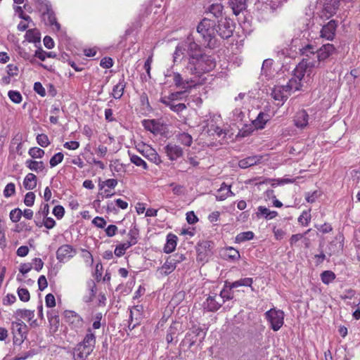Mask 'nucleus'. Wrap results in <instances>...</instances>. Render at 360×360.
Returning <instances> with one entry per match:
<instances>
[{
    "mask_svg": "<svg viewBox=\"0 0 360 360\" xmlns=\"http://www.w3.org/2000/svg\"><path fill=\"white\" fill-rule=\"evenodd\" d=\"M215 66L214 59L211 56L204 53L195 58V59L188 60L184 71L185 73L187 72L196 77H200L202 74L213 70Z\"/></svg>",
    "mask_w": 360,
    "mask_h": 360,
    "instance_id": "1",
    "label": "nucleus"
},
{
    "mask_svg": "<svg viewBox=\"0 0 360 360\" xmlns=\"http://www.w3.org/2000/svg\"><path fill=\"white\" fill-rule=\"evenodd\" d=\"M217 23L214 20L203 18L197 26V32L202 39L206 47L214 49L218 45L216 31Z\"/></svg>",
    "mask_w": 360,
    "mask_h": 360,
    "instance_id": "2",
    "label": "nucleus"
},
{
    "mask_svg": "<svg viewBox=\"0 0 360 360\" xmlns=\"http://www.w3.org/2000/svg\"><path fill=\"white\" fill-rule=\"evenodd\" d=\"M217 34L224 39L231 37L235 29V25L232 20L226 17L224 18H221V19L217 21Z\"/></svg>",
    "mask_w": 360,
    "mask_h": 360,
    "instance_id": "3",
    "label": "nucleus"
},
{
    "mask_svg": "<svg viewBox=\"0 0 360 360\" xmlns=\"http://www.w3.org/2000/svg\"><path fill=\"white\" fill-rule=\"evenodd\" d=\"M214 247V243L210 240H202L198 243L196 245L197 260L202 262H207L208 258L213 255Z\"/></svg>",
    "mask_w": 360,
    "mask_h": 360,
    "instance_id": "4",
    "label": "nucleus"
},
{
    "mask_svg": "<svg viewBox=\"0 0 360 360\" xmlns=\"http://www.w3.org/2000/svg\"><path fill=\"white\" fill-rule=\"evenodd\" d=\"M169 70L167 74H165L166 77L173 76V81L176 88H180L184 89V92H189L190 90L196 86V82L191 78V79H184L181 75L179 72H172L169 73Z\"/></svg>",
    "mask_w": 360,
    "mask_h": 360,
    "instance_id": "5",
    "label": "nucleus"
},
{
    "mask_svg": "<svg viewBox=\"0 0 360 360\" xmlns=\"http://www.w3.org/2000/svg\"><path fill=\"white\" fill-rule=\"evenodd\" d=\"M265 317L270 323L271 328L274 331H278L283 325L284 313L281 310L271 309L265 313Z\"/></svg>",
    "mask_w": 360,
    "mask_h": 360,
    "instance_id": "6",
    "label": "nucleus"
},
{
    "mask_svg": "<svg viewBox=\"0 0 360 360\" xmlns=\"http://www.w3.org/2000/svg\"><path fill=\"white\" fill-rule=\"evenodd\" d=\"M184 259H186V257L183 254L176 253L169 256L158 271H160L162 276H167L176 269L177 264L181 262Z\"/></svg>",
    "mask_w": 360,
    "mask_h": 360,
    "instance_id": "7",
    "label": "nucleus"
},
{
    "mask_svg": "<svg viewBox=\"0 0 360 360\" xmlns=\"http://www.w3.org/2000/svg\"><path fill=\"white\" fill-rule=\"evenodd\" d=\"M309 68H319V63L315 60H310L309 58H303L295 68L294 77L292 78H296L301 82L304 77L307 69Z\"/></svg>",
    "mask_w": 360,
    "mask_h": 360,
    "instance_id": "8",
    "label": "nucleus"
},
{
    "mask_svg": "<svg viewBox=\"0 0 360 360\" xmlns=\"http://www.w3.org/2000/svg\"><path fill=\"white\" fill-rule=\"evenodd\" d=\"M64 317L65 322L71 327L72 329L77 331L83 328L84 320L75 311L65 310L64 311Z\"/></svg>",
    "mask_w": 360,
    "mask_h": 360,
    "instance_id": "9",
    "label": "nucleus"
},
{
    "mask_svg": "<svg viewBox=\"0 0 360 360\" xmlns=\"http://www.w3.org/2000/svg\"><path fill=\"white\" fill-rule=\"evenodd\" d=\"M40 11H42L43 16L47 17L49 25H54L57 30L60 29V25L56 21L55 13L52 10L51 5L46 0H41Z\"/></svg>",
    "mask_w": 360,
    "mask_h": 360,
    "instance_id": "10",
    "label": "nucleus"
},
{
    "mask_svg": "<svg viewBox=\"0 0 360 360\" xmlns=\"http://www.w3.org/2000/svg\"><path fill=\"white\" fill-rule=\"evenodd\" d=\"M184 46H185L188 56V60L195 59L197 56L198 57L200 56L201 53H204L201 46L190 37H188L187 41L185 42Z\"/></svg>",
    "mask_w": 360,
    "mask_h": 360,
    "instance_id": "11",
    "label": "nucleus"
},
{
    "mask_svg": "<svg viewBox=\"0 0 360 360\" xmlns=\"http://www.w3.org/2000/svg\"><path fill=\"white\" fill-rule=\"evenodd\" d=\"M223 300L221 297L217 295L216 293L210 295L207 298L206 301L203 303V308L207 311H216L223 304Z\"/></svg>",
    "mask_w": 360,
    "mask_h": 360,
    "instance_id": "12",
    "label": "nucleus"
},
{
    "mask_svg": "<svg viewBox=\"0 0 360 360\" xmlns=\"http://www.w3.org/2000/svg\"><path fill=\"white\" fill-rule=\"evenodd\" d=\"M77 254V250L70 245H63L56 251V258L60 262L73 257Z\"/></svg>",
    "mask_w": 360,
    "mask_h": 360,
    "instance_id": "13",
    "label": "nucleus"
},
{
    "mask_svg": "<svg viewBox=\"0 0 360 360\" xmlns=\"http://www.w3.org/2000/svg\"><path fill=\"white\" fill-rule=\"evenodd\" d=\"M336 51V49L333 44H326L321 46L319 49H317V52L316 55V58L317 63H319V68H321V63L324 61L326 59L329 58L332 54H333Z\"/></svg>",
    "mask_w": 360,
    "mask_h": 360,
    "instance_id": "14",
    "label": "nucleus"
},
{
    "mask_svg": "<svg viewBox=\"0 0 360 360\" xmlns=\"http://www.w3.org/2000/svg\"><path fill=\"white\" fill-rule=\"evenodd\" d=\"M338 23L335 20H331L323 26L321 30V37L328 40H333L335 36Z\"/></svg>",
    "mask_w": 360,
    "mask_h": 360,
    "instance_id": "15",
    "label": "nucleus"
},
{
    "mask_svg": "<svg viewBox=\"0 0 360 360\" xmlns=\"http://www.w3.org/2000/svg\"><path fill=\"white\" fill-rule=\"evenodd\" d=\"M92 352L93 349H89L87 346L84 345L82 342H79L74 349V360H85Z\"/></svg>",
    "mask_w": 360,
    "mask_h": 360,
    "instance_id": "16",
    "label": "nucleus"
},
{
    "mask_svg": "<svg viewBox=\"0 0 360 360\" xmlns=\"http://www.w3.org/2000/svg\"><path fill=\"white\" fill-rule=\"evenodd\" d=\"M164 150L170 160H175L183 155L182 148L176 145L168 143L164 147Z\"/></svg>",
    "mask_w": 360,
    "mask_h": 360,
    "instance_id": "17",
    "label": "nucleus"
},
{
    "mask_svg": "<svg viewBox=\"0 0 360 360\" xmlns=\"http://www.w3.org/2000/svg\"><path fill=\"white\" fill-rule=\"evenodd\" d=\"M142 124L145 129L154 134H160L162 129V124L156 120H143Z\"/></svg>",
    "mask_w": 360,
    "mask_h": 360,
    "instance_id": "18",
    "label": "nucleus"
},
{
    "mask_svg": "<svg viewBox=\"0 0 360 360\" xmlns=\"http://www.w3.org/2000/svg\"><path fill=\"white\" fill-rule=\"evenodd\" d=\"M309 115L304 110H301L297 112L294 117L295 125L297 128H304L308 124Z\"/></svg>",
    "mask_w": 360,
    "mask_h": 360,
    "instance_id": "19",
    "label": "nucleus"
},
{
    "mask_svg": "<svg viewBox=\"0 0 360 360\" xmlns=\"http://www.w3.org/2000/svg\"><path fill=\"white\" fill-rule=\"evenodd\" d=\"M272 98L278 101V105H282L288 98L287 94L283 91V88L280 86H276L271 91Z\"/></svg>",
    "mask_w": 360,
    "mask_h": 360,
    "instance_id": "20",
    "label": "nucleus"
},
{
    "mask_svg": "<svg viewBox=\"0 0 360 360\" xmlns=\"http://www.w3.org/2000/svg\"><path fill=\"white\" fill-rule=\"evenodd\" d=\"M247 0H229V4L235 15H238L246 8Z\"/></svg>",
    "mask_w": 360,
    "mask_h": 360,
    "instance_id": "21",
    "label": "nucleus"
},
{
    "mask_svg": "<svg viewBox=\"0 0 360 360\" xmlns=\"http://www.w3.org/2000/svg\"><path fill=\"white\" fill-rule=\"evenodd\" d=\"M300 54L304 56L303 58H309L310 60H315L317 49L312 44H307L300 49Z\"/></svg>",
    "mask_w": 360,
    "mask_h": 360,
    "instance_id": "22",
    "label": "nucleus"
},
{
    "mask_svg": "<svg viewBox=\"0 0 360 360\" xmlns=\"http://www.w3.org/2000/svg\"><path fill=\"white\" fill-rule=\"evenodd\" d=\"M126 86V82L124 81V75L119 80L118 83L113 86L112 96L115 99H120L123 96L124 89Z\"/></svg>",
    "mask_w": 360,
    "mask_h": 360,
    "instance_id": "23",
    "label": "nucleus"
},
{
    "mask_svg": "<svg viewBox=\"0 0 360 360\" xmlns=\"http://www.w3.org/2000/svg\"><path fill=\"white\" fill-rule=\"evenodd\" d=\"M142 154L143 156L147 158L149 161L155 163L158 165L162 162L161 158L157 151L152 148H149L142 151Z\"/></svg>",
    "mask_w": 360,
    "mask_h": 360,
    "instance_id": "24",
    "label": "nucleus"
},
{
    "mask_svg": "<svg viewBox=\"0 0 360 360\" xmlns=\"http://www.w3.org/2000/svg\"><path fill=\"white\" fill-rule=\"evenodd\" d=\"M278 215V212L276 211H271L268 208L264 206H259L257 208V212H256V216L257 218L264 217L265 219H272L275 218Z\"/></svg>",
    "mask_w": 360,
    "mask_h": 360,
    "instance_id": "25",
    "label": "nucleus"
},
{
    "mask_svg": "<svg viewBox=\"0 0 360 360\" xmlns=\"http://www.w3.org/2000/svg\"><path fill=\"white\" fill-rule=\"evenodd\" d=\"M262 160V156H250L244 159L240 160L238 162V166L240 168L245 169L249 167L253 166L259 163Z\"/></svg>",
    "mask_w": 360,
    "mask_h": 360,
    "instance_id": "26",
    "label": "nucleus"
},
{
    "mask_svg": "<svg viewBox=\"0 0 360 360\" xmlns=\"http://www.w3.org/2000/svg\"><path fill=\"white\" fill-rule=\"evenodd\" d=\"M177 237L174 234L169 233L167 236V243L164 247V252L165 253L172 252L176 246Z\"/></svg>",
    "mask_w": 360,
    "mask_h": 360,
    "instance_id": "27",
    "label": "nucleus"
},
{
    "mask_svg": "<svg viewBox=\"0 0 360 360\" xmlns=\"http://www.w3.org/2000/svg\"><path fill=\"white\" fill-rule=\"evenodd\" d=\"M233 288H231V283L226 281L224 284V288L221 290L220 295H219L221 297V300H223V303H224L227 300H232L233 298Z\"/></svg>",
    "mask_w": 360,
    "mask_h": 360,
    "instance_id": "28",
    "label": "nucleus"
},
{
    "mask_svg": "<svg viewBox=\"0 0 360 360\" xmlns=\"http://www.w3.org/2000/svg\"><path fill=\"white\" fill-rule=\"evenodd\" d=\"M280 0H266L262 6V9L266 13H273L281 6Z\"/></svg>",
    "mask_w": 360,
    "mask_h": 360,
    "instance_id": "29",
    "label": "nucleus"
},
{
    "mask_svg": "<svg viewBox=\"0 0 360 360\" xmlns=\"http://www.w3.org/2000/svg\"><path fill=\"white\" fill-rule=\"evenodd\" d=\"M270 116L264 112H260L257 118L252 122V124L256 129H263L269 120Z\"/></svg>",
    "mask_w": 360,
    "mask_h": 360,
    "instance_id": "30",
    "label": "nucleus"
},
{
    "mask_svg": "<svg viewBox=\"0 0 360 360\" xmlns=\"http://www.w3.org/2000/svg\"><path fill=\"white\" fill-rule=\"evenodd\" d=\"M81 342L84 345L87 346L89 349H91L94 350L96 345V336L92 333V330L90 328L87 329V333L84 336L83 341Z\"/></svg>",
    "mask_w": 360,
    "mask_h": 360,
    "instance_id": "31",
    "label": "nucleus"
},
{
    "mask_svg": "<svg viewBox=\"0 0 360 360\" xmlns=\"http://www.w3.org/2000/svg\"><path fill=\"white\" fill-rule=\"evenodd\" d=\"M37 176L32 173L26 175L23 181V186L27 190H32L37 186Z\"/></svg>",
    "mask_w": 360,
    "mask_h": 360,
    "instance_id": "32",
    "label": "nucleus"
},
{
    "mask_svg": "<svg viewBox=\"0 0 360 360\" xmlns=\"http://www.w3.org/2000/svg\"><path fill=\"white\" fill-rule=\"evenodd\" d=\"M26 166L32 171L36 172H42L45 169V165L42 161H35L32 160H27L25 162Z\"/></svg>",
    "mask_w": 360,
    "mask_h": 360,
    "instance_id": "33",
    "label": "nucleus"
},
{
    "mask_svg": "<svg viewBox=\"0 0 360 360\" xmlns=\"http://www.w3.org/2000/svg\"><path fill=\"white\" fill-rule=\"evenodd\" d=\"M25 39L32 43L40 42V33L36 29H30L27 30L25 34Z\"/></svg>",
    "mask_w": 360,
    "mask_h": 360,
    "instance_id": "34",
    "label": "nucleus"
},
{
    "mask_svg": "<svg viewBox=\"0 0 360 360\" xmlns=\"http://www.w3.org/2000/svg\"><path fill=\"white\" fill-rule=\"evenodd\" d=\"M177 327L176 323L172 324L167 330L166 335V341L168 344H170L176 339L177 338Z\"/></svg>",
    "mask_w": 360,
    "mask_h": 360,
    "instance_id": "35",
    "label": "nucleus"
},
{
    "mask_svg": "<svg viewBox=\"0 0 360 360\" xmlns=\"http://www.w3.org/2000/svg\"><path fill=\"white\" fill-rule=\"evenodd\" d=\"M253 279L252 278H240L238 281L231 283V288H236L240 286L252 287Z\"/></svg>",
    "mask_w": 360,
    "mask_h": 360,
    "instance_id": "36",
    "label": "nucleus"
},
{
    "mask_svg": "<svg viewBox=\"0 0 360 360\" xmlns=\"http://www.w3.org/2000/svg\"><path fill=\"white\" fill-rule=\"evenodd\" d=\"M176 137L179 142L186 146H190L193 142L192 136L186 132L179 133Z\"/></svg>",
    "mask_w": 360,
    "mask_h": 360,
    "instance_id": "37",
    "label": "nucleus"
},
{
    "mask_svg": "<svg viewBox=\"0 0 360 360\" xmlns=\"http://www.w3.org/2000/svg\"><path fill=\"white\" fill-rule=\"evenodd\" d=\"M34 56L42 61L45 60L46 58H55L56 56L55 53L46 52L44 51L41 47L35 51Z\"/></svg>",
    "mask_w": 360,
    "mask_h": 360,
    "instance_id": "38",
    "label": "nucleus"
},
{
    "mask_svg": "<svg viewBox=\"0 0 360 360\" xmlns=\"http://www.w3.org/2000/svg\"><path fill=\"white\" fill-rule=\"evenodd\" d=\"M335 273L329 270L324 271L321 274V281L327 285L333 282L335 279Z\"/></svg>",
    "mask_w": 360,
    "mask_h": 360,
    "instance_id": "39",
    "label": "nucleus"
},
{
    "mask_svg": "<svg viewBox=\"0 0 360 360\" xmlns=\"http://www.w3.org/2000/svg\"><path fill=\"white\" fill-rule=\"evenodd\" d=\"M129 155L130 156V160L131 162L134 164L137 167H142L143 169L147 170L148 169L147 163L139 156L136 155H131L129 152Z\"/></svg>",
    "mask_w": 360,
    "mask_h": 360,
    "instance_id": "40",
    "label": "nucleus"
},
{
    "mask_svg": "<svg viewBox=\"0 0 360 360\" xmlns=\"http://www.w3.org/2000/svg\"><path fill=\"white\" fill-rule=\"evenodd\" d=\"M224 6L221 4H213L209 7V11L213 14L216 18L222 15Z\"/></svg>",
    "mask_w": 360,
    "mask_h": 360,
    "instance_id": "41",
    "label": "nucleus"
},
{
    "mask_svg": "<svg viewBox=\"0 0 360 360\" xmlns=\"http://www.w3.org/2000/svg\"><path fill=\"white\" fill-rule=\"evenodd\" d=\"M49 213V205L47 203H42L40 206L39 210L36 213L35 218L37 219H41L48 216Z\"/></svg>",
    "mask_w": 360,
    "mask_h": 360,
    "instance_id": "42",
    "label": "nucleus"
},
{
    "mask_svg": "<svg viewBox=\"0 0 360 360\" xmlns=\"http://www.w3.org/2000/svg\"><path fill=\"white\" fill-rule=\"evenodd\" d=\"M254 238L253 232L249 231L246 232H243L238 234L236 237V240L238 243H243L247 240H252Z\"/></svg>",
    "mask_w": 360,
    "mask_h": 360,
    "instance_id": "43",
    "label": "nucleus"
},
{
    "mask_svg": "<svg viewBox=\"0 0 360 360\" xmlns=\"http://www.w3.org/2000/svg\"><path fill=\"white\" fill-rule=\"evenodd\" d=\"M88 285L89 287V295H86L83 297L84 302L88 303L93 300L94 297H95V290L96 288V284L93 281H91L89 282Z\"/></svg>",
    "mask_w": 360,
    "mask_h": 360,
    "instance_id": "44",
    "label": "nucleus"
},
{
    "mask_svg": "<svg viewBox=\"0 0 360 360\" xmlns=\"http://www.w3.org/2000/svg\"><path fill=\"white\" fill-rule=\"evenodd\" d=\"M139 231L136 229H131L128 233L129 240L127 242L130 246L134 245L138 242Z\"/></svg>",
    "mask_w": 360,
    "mask_h": 360,
    "instance_id": "45",
    "label": "nucleus"
},
{
    "mask_svg": "<svg viewBox=\"0 0 360 360\" xmlns=\"http://www.w3.org/2000/svg\"><path fill=\"white\" fill-rule=\"evenodd\" d=\"M16 314L22 319H27L28 321H31L34 318V311L29 309H18Z\"/></svg>",
    "mask_w": 360,
    "mask_h": 360,
    "instance_id": "46",
    "label": "nucleus"
},
{
    "mask_svg": "<svg viewBox=\"0 0 360 360\" xmlns=\"http://www.w3.org/2000/svg\"><path fill=\"white\" fill-rule=\"evenodd\" d=\"M130 247L127 242L121 243L116 246L114 253L117 257H120L125 254V251Z\"/></svg>",
    "mask_w": 360,
    "mask_h": 360,
    "instance_id": "47",
    "label": "nucleus"
},
{
    "mask_svg": "<svg viewBox=\"0 0 360 360\" xmlns=\"http://www.w3.org/2000/svg\"><path fill=\"white\" fill-rule=\"evenodd\" d=\"M37 143L43 147L46 148L50 144V141L49 139V137L45 134H39L37 136Z\"/></svg>",
    "mask_w": 360,
    "mask_h": 360,
    "instance_id": "48",
    "label": "nucleus"
},
{
    "mask_svg": "<svg viewBox=\"0 0 360 360\" xmlns=\"http://www.w3.org/2000/svg\"><path fill=\"white\" fill-rule=\"evenodd\" d=\"M28 153L32 158H41L44 155L45 152L43 149L33 147L29 150Z\"/></svg>",
    "mask_w": 360,
    "mask_h": 360,
    "instance_id": "49",
    "label": "nucleus"
},
{
    "mask_svg": "<svg viewBox=\"0 0 360 360\" xmlns=\"http://www.w3.org/2000/svg\"><path fill=\"white\" fill-rule=\"evenodd\" d=\"M225 255H226V257H227L228 258H229L232 260H236L240 258L239 252L236 249H235L232 247H229V248H226Z\"/></svg>",
    "mask_w": 360,
    "mask_h": 360,
    "instance_id": "50",
    "label": "nucleus"
},
{
    "mask_svg": "<svg viewBox=\"0 0 360 360\" xmlns=\"http://www.w3.org/2000/svg\"><path fill=\"white\" fill-rule=\"evenodd\" d=\"M47 317L51 325H58L59 323V317L55 310H49L47 311Z\"/></svg>",
    "mask_w": 360,
    "mask_h": 360,
    "instance_id": "51",
    "label": "nucleus"
},
{
    "mask_svg": "<svg viewBox=\"0 0 360 360\" xmlns=\"http://www.w3.org/2000/svg\"><path fill=\"white\" fill-rule=\"evenodd\" d=\"M9 98L15 103H20L22 101V95L18 91L11 90L8 93Z\"/></svg>",
    "mask_w": 360,
    "mask_h": 360,
    "instance_id": "52",
    "label": "nucleus"
},
{
    "mask_svg": "<svg viewBox=\"0 0 360 360\" xmlns=\"http://www.w3.org/2000/svg\"><path fill=\"white\" fill-rule=\"evenodd\" d=\"M22 215V212L20 208L12 210L10 212V219L13 222H18Z\"/></svg>",
    "mask_w": 360,
    "mask_h": 360,
    "instance_id": "53",
    "label": "nucleus"
},
{
    "mask_svg": "<svg viewBox=\"0 0 360 360\" xmlns=\"http://www.w3.org/2000/svg\"><path fill=\"white\" fill-rule=\"evenodd\" d=\"M63 157H64L63 154L62 153H60V152L57 153L56 154H55L51 158V160L49 161L51 167H56L59 163H60L63 161Z\"/></svg>",
    "mask_w": 360,
    "mask_h": 360,
    "instance_id": "54",
    "label": "nucleus"
},
{
    "mask_svg": "<svg viewBox=\"0 0 360 360\" xmlns=\"http://www.w3.org/2000/svg\"><path fill=\"white\" fill-rule=\"evenodd\" d=\"M288 83L290 84V87L293 91V92L300 91L302 89V84L299 81V79L296 78L292 77L290 79H289Z\"/></svg>",
    "mask_w": 360,
    "mask_h": 360,
    "instance_id": "55",
    "label": "nucleus"
},
{
    "mask_svg": "<svg viewBox=\"0 0 360 360\" xmlns=\"http://www.w3.org/2000/svg\"><path fill=\"white\" fill-rule=\"evenodd\" d=\"M18 295L20 300L22 302H28L30 299V295L27 288H18Z\"/></svg>",
    "mask_w": 360,
    "mask_h": 360,
    "instance_id": "56",
    "label": "nucleus"
},
{
    "mask_svg": "<svg viewBox=\"0 0 360 360\" xmlns=\"http://www.w3.org/2000/svg\"><path fill=\"white\" fill-rule=\"evenodd\" d=\"M15 193V186L13 183L8 184L4 190V195L6 198L11 197V195H14Z\"/></svg>",
    "mask_w": 360,
    "mask_h": 360,
    "instance_id": "57",
    "label": "nucleus"
},
{
    "mask_svg": "<svg viewBox=\"0 0 360 360\" xmlns=\"http://www.w3.org/2000/svg\"><path fill=\"white\" fill-rule=\"evenodd\" d=\"M35 200V194L33 192H28L26 193L24 199V203L27 207H31L34 205Z\"/></svg>",
    "mask_w": 360,
    "mask_h": 360,
    "instance_id": "58",
    "label": "nucleus"
},
{
    "mask_svg": "<svg viewBox=\"0 0 360 360\" xmlns=\"http://www.w3.org/2000/svg\"><path fill=\"white\" fill-rule=\"evenodd\" d=\"M14 11L16 13H18L20 18L23 19L27 22H30L32 20L30 16L24 13L23 10L21 6H14Z\"/></svg>",
    "mask_w": 360,
    "mask_h": 360,
    "instance_id": "59",
    "label": "nucleus"
},
{
    "mask_svg": "<svg viewBox=\"0 0 360 360\" xmlns=\"http://www.w3.org/2000/svg\"><path fill=\"white\" fill-rule=\"evenodd\" d=\"M186 51V48L184 45L182 46H177L176 47L175 51L174 53V62L176 63L177 61V59L184 55V52Z\"/></svg>",
    "mask_w": 360,
    "mask_h": 360,
    "instance_id": "60",
    "label": "nucleus"
},
{
    "mask_svg": "<svg viewBox=\"0 0 360 360\" xmlns=\"http://www.w3.org/2000/svg\"><path fill=\"white\" fill-rule=\"evenodd\" d=\"M53 214L58 219H62L65 214V209L61 205H56L53 207Z\"/></svg>",
    "mask_w": 360,
    "mask_h": 360,
    "instance_id": "61",
    "label": "nucleus"
},
{
    "mask_svg": "<svg viewBox=\"0 0 360 360\" xmlns=\"http://www.w3.org/2000/svg\"><path fill=\"white\" fill-rule=\"evenodd\" d=\"M34 90L41 96L44 97L46 95V91L42 84L39 82H37L34 84Z\"/></svg>",
    "mask_w": 360,
    "mask_h": 360,
    "instance_id": "62",
    "label": "nucleus"
},
{
    "mask_svg": "<svg viewBox=\"0 0 360 360\" xmlns=\"http://www.w3.org/2000/svg\"><path fill=\"white\" fill-rule=\"evenodd\" d=\"M45 302L47 307H53L56 306V300L53 294L49 293L46 295Z\"/></svg>",
    "mask_w": 360,
    "mask_h": 360,
    "instance_id": "63",
    "label": "nucleus"
},
{
    "mask_svg": "<svg viewBox=\"0 0 360 360\" xmlns=\"http://www.w3.org/2000/svg\"><path fill=\"white\" fill-rule=\"evenodd\" d=\"M7 68V74L9 75L10 76H16L18 75V68L17 65H14V64H9L7 65L6 67Z\"/></svg>",
    "mask_w": 360,
    "mask_h": 360,
    "instance_id": "64",
    "label": "nucleus"
}]
</instances>
